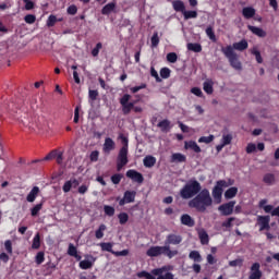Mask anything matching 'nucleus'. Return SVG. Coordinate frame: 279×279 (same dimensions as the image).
Here are the masks:
<instances>
[{
  "label": "nucleus",
  "mask_w": 279,
  "mask_h": 279,
  "mask_svg": "<svg viewBox=\"0 0 279 279\" xmlns=\"http://www.w3.org/2000/svg\"><path fill=\"white\" fill-rule=\"evenodd\" d=\"M90 162H97L99 160V150H93L89 155Z\"/></svg>",
  "instance_id": "56"
},
{
  "label": "nucleus",
  "mask_w": 279,
  "mask_h": 279,
  "mask_svg": "<svg viewBox=\"0 0 279 279\" xmlns=\"http://www.w3.org/2000/svg\"><path fill=\"white\" fill-rule=\"evenodd\" d=\"M182 243V235L170 233L166 236L163 246H150L146 251V256L150 258H157V256H167V258H173L178 256V250H171V245H180Z\"/></svg>",
  "instance_id": "1"
},
{
  "label": "nucleus",
  "mask_w": 279,
  "mask_h": 279,
  "mask_svg": "<svg viewBox=\"0 0 279 279\" xmlns=\"http://www.w3.org/2000/svg\"><path fill=\"white\" fill-rule=\"evenodd\" d=\"M116 147L117 144L114 143V140L111 137H107L102 145V151L104 154H110V151H114Z\"/></svg>",
  "instance_id": "17"
},
{
  "label": "nucleus",
  "mask_w": 279,
  "mask_h": 279,
  "mask_svg": "<svg viewBox=\"0 0 279 279\" xmlns=\"http://www.w3.org/2000/svg\"><path fill=\"white\" fill-rule=\"evenodd\" d=\"M198 239L201 241V245H208V243H210V236L208 235V232H206V229L198 230Z\"/></svg>",
  "instance_id": "22"
},
{
  "label": "nucleus",
  "mask_w": 279,
  "mask_h": 279,
  "mask_svg": "<svg viewBox=\"0 0 279 279\" xmlns=\"http://www.w3.org/2000/svg\"><path fill=\"white\" fill-rule=\"evenodd\" d=\"M4 250L8 254H12V241L11 240H7L4 242Z\"/></svg>",
  "instance_id": "62"
},
{
  "label": "nucleus",
  "mask_w": 279,
  "mask_h": 279,
  "mask_svg": "<svg viewBox=\"0 0 279 279\" xmlns=\"http://www.w3.org/2000/svg\"><path fill=\"white\" fill-rule=\"evenodd\" d=\"M215 141V135L202 136L198 138V143H206V145L213 143Z\"/></svg>",
  "instance_id": "47"
},
{
  "label": "nucleus",
  "mask_w": 279,
  "mask_h": 279,
  "mask_svg": "<svg viewBox=\"0 0 279 279\" xmlns=\"http://www.w3.org/2000/svg\"><path fill=\"white\" fill-rule=\"evenodd\" d=\"M153 49L160 45V38L158 37V33H155L150 38Z\"/></svg>",
  "instance_id": "50"
},
{
  "label": "nucleus",
  "mask_w": 279,
  "mask_h": 279,
  "mask_svg": "<svg viewBox=\"0 0 279 279\" xmlns=\"http://www.w3.org/2000/svg\"><path fill=\"white\" fill-rule=\"evenodd\" d=\"M144 88H147V84L142 83L140 86L132 87L131 93L136 94L138 90H143Z\"/></svg>",
  "instance_id": "61"
},
{
  "label": "nucleus",
  "mask_w": 279,
  "mask_h": 279,
  "mask_svg": "<svg viewBox=\"0 0 279 279\" xmlns=\"http://www.w3.org/2000/svg\"><path fill=\"white\" fill-rule=\"evenodd\" d=\"M36 265H43L45 263V252L40 251L35 256Z\"/></svg>",
  "instance_id": "42"
},
{
  "label": "nucleus",
  "mask_w": 279,
  "mask_h": 279,
  "mask_svg": "<svg viewBox=\"0 0 279 279\" xmlns=\"http://www.w3.org/2000/svg\"><path fill=\"white\" fill-rule=\"evenodd\" d=\"M167 60L171 63V64H175L178 62V53L175 52H170L167 54Z\"/></svg>",
  "instance_id": "52"
},
{
  "label": "nucleus",
  "mask_w": 279,
  "mask_h": 279,
  "mask_svg": "<svg viewBox=\"0 0 279 279\" xmlns=\"http://www.w3.org/2000/svg\"><path fill=\"white\" fill-rule=\"evenodd\" d=\"M234 206H236V201H230L229 203H225L218 207V210L221 213L223 217H228L234 213Z\"/></svg>",
  "instance_id": "10"
},
{
  "label": "nucleus",
  "mask_w": 279,
  "mask_h": 279,
  "mask_svg": "<svg viewBox=\"0 0 279 279\" xmlns=\"http://www.w3.org/2000/svg\"><path fill=\"white\" fill-rule=\"evenodd\" d=\"M189 258L194 260V263H202V255L197 251L190 252Z\"/></svg>",
  "instance_id": "36"
},
{
  "label": "nucleus",
  "mask_w": 279,
  "mask_h": 279,
  "mask_svg": "<svg viewBox=\"0 0 279 279\" xmlns=\"http://www.w3.org/2000/svg\"><path fill=\"white\" fill-rule=\"evenodd\" d=\"M236 193H239V187L236 186L229 187L225 192V197L226 199H233V197H236Z\"/></svg>",
  "instance_id": "29"
},
{
  "label": "nucleus",
  "mask_w": 279,
  "mask_h": 279,
  "mask_svg": "<svg viewBox=\"0 0 279 279\" xmlns=\"http://www.w3.org/2000/svg\"><path fill=\"white\" fill-rule=\"evenodd\" d=\"M248 32H252L255 36H258V38H265L267 36V32H265L263 28L253 26V25H247Z\"/></svg>",
  "instance_id": "19"
},
{
  "label": "nucleus",
  "mask_w": 279,
  "mask_h": 279,
  "mask_svg": "<svg viewBox=\"0 0 279 279\" xmlns=\"http://www.w3.org/2000/svg\"><path fill=\"white\" fill-rule=\"evenodd\" d=\"M160 77H162V80H169V77H171V70L169 68H162L160 70Z\"/></svg>",
  "instance_id": "44"
},
{
  "label": "nucleus",
  "mask_w": 279,
  "mask_h": 279,
  "mask_svg": "<svg viewBox=\"0 0 279 279\" xmlns=\"http://www.w3.org/2000/svg\"><path fill=\"white\" fill-rule=\"evenodd\" d=\"M40 193V187L34 186L28 195L26 196V202H29L33 204V202H36V197H38V194Z\"/></svg>",
  "instance_id": "24"
},
{
  "label": "nucleus",
  "mask_w": 279,
  "mask_h": 279,
  "mask_svg": "<svg viewBox=\"0 0 279 279\" xmlns=\"http://www.w3.org/2000/svg\"><path fill=\"white\" fill-rule=\"evenodd\" d=\"M191 93H192V95H195L196 97H204V93L202 92V88H199V87H192Z\"/></svg>",
  "instance_id": "59"
},
{
  "label": "nucleus",
  "mask_w": 279,
  "mask_h": 279,
  "mask_svg": "<svg viewBox=\"0 0 279 279\" xmlns=\"http://www.w3.org/2000/svg\"><path fill=\"white\" fill-rule=\"evenodd\" d=\"M25 23H27L28 25H34V23H36V15L34 14H27L24 17Z\"/></svg>",
  "instance_id": "53"
},
{
  "label": "nucleus",
  "mask_w": 279,
  "mask_h": 279,
  "mask_svg": "<svg viewBox=\"0 0 279 279\" xmlns=\"http://www.w3.org/2000/svg\"><path fill=\"white\" fill-rule=\"evenodd\" d=\"M104 49V44L97 43L96 46L92 49L93 58H97L99 56V51Z\"/></svg>",
  "instance_id": "40"
},
{
  "label": "nucleus",
  "mask_w": 279,
  "mask_h": 279,
  "mask_svg": "<svg viewBox=\"0 0 279 279\" xmlns=\"http://www.w3.org/2000/svg\"><path fill=\"white\" fill-rule=\"evenodd\" d=\"M232 184H234V181L231 179H229V181H226V180L217 181L211 192L214 199H216L217 202H221V196L223 195V189H228V186H232Z\"/></svg>",
  "instance_id": "7"
},
{
  "label": "nucleus",
  "mask_w": 279,
  "mask_h": 279,
  "mask_svg": "<svg viewBox=\"0 0 279 279\" xmlns=\"http://www.w3.org/2000/svg\"><path fill=\"white\" fill-rule=\"evenodd\" d=\"M205 34L209 38V40H211V43H217V35H215V29L213 28V26H208L205 29Z\"/></svg>",
  "instance_id": "33"
},
{
  "label": "nucleus",
  "mask_w": 279,
  "mask_h": 279,
  "mask_svg": "<svg viewBox=\"0 0 279 279\" xmlns=\"http://www.w3.org/2000/svg\"><path fill=\"white\" fill-rule=\"evenodd\" d=\"M150 75L151 77H155L156 82H162V78H160V75H158V71H156L154 66L150 68Z\"/></svg>",
  "instance_id": "58"
},
{
  "label": "nucleus",
  "mask_w": 279,
  "mask_h": 279,
  "mask_svg": "<svg viewBox=\"0 0 279 279\" xmlns=\"http://www.w3.org/2000/svg\"><path fill=\"white\" fill-rule=\"evenodd\" d=\"M33 250H40V233H36L32 244Z\"/></svg>",
  "instance_id": "41"
},
{
  "label": "nucleus",
  "mask_w": 279,
  "mask_h": 279,
  "mask_svg": "<svg viewBox=\"0 0 279 279\" xmlns=\"http://www.w3.org/2000/svg\"><path fill=\"white\" fill-rule=\"evenodd\" d=\"M66 13L70 14V16H75V14H77V5L72 4L68 7Z\"/></svg>",
  "instance_id": "55"
},
{
  "label": "nucleus",
  "mask_w": 279,
  "mask_h": 279,
  "mask_svg": "<svg viewBox=\"0 0 279 279\" xmlns=\"http://www.w3.org/2000/svg\"><path fill=\"white\" fill-rule=\"evenodd\" d=\"M202 191V183L197 180H190L181 190L182 199H193Z\"/></svg>",
  "instance_id": "3"
},
{
  "label": "nucleus",
  "mask_w": 279,
  "mask_h": 279,
  "mask_svg": "<svg viewBox=\"0 0 279 279\" xmlns=\"http://www.w3.org/2000/svg\"><path fill=\"white\" fill-rule=\"evenodd\" d=\"M144 167H146V169H151V167H154L156 165V157L151 156V155H147L144 159Z\"/></svg>",
  "instance_id": "27"
},
{
  "label": "nucleus",
  "mask_w": 279,
  "mask_h": 279,
  "mask_svg": "<svg viewBox=\"0 0 279 279\" xmlns=\"http://www.w3.org/2000/svg\"><path fill=\"white\" fill-rule=\"evenodd\" d=\"M172 8H173L174 12H181V14H184V11L186 10V5L184 4V1H182V0L172 1Z\"/></svg>",
  "instance_id": "25"
},
{
  "label": "nucleus",
  "mask_w": 279,
  "mask_h": 279,
  "mask_svg": "<svg viewBox=\"0 0 279 279\" xmlns=\"http://www.w3.org/2000/svg\"><path fill=\"white\" fill-rule=\"evenodd\" d=\"M242 15L246 21H250V19H254V16H256V9L253 7H245L242 9Z\"/></svg>",
  "instance_id": "20"
},
{
  "label": "nucleus",
  "mask_w": 279,
  "mask_h": 279,
  "mask_svg": "<svg viewBox=\"0 0 279 279\" xmlns=\"http://www.w3.org/2000/svg\"><path fill=\"white\" fill-rule=\"evenodd\" d=\"M126 178H129L133 182H136L137 184H143V182H145L143 173L132 169L126 171Z\"/></svg>",
  "instance_id": "14"
},
{
  "label": "nucleus",
  "mask_w": 279,
  "mask_h": 279,
  "mask_svg": "<svg viewBox=\"0 0 279 279\" xmlns=\"http://www.w3.org/2000/svg\"><path fill=\"white\" fill-rule=\"evenodd\" d=\"M181 223L182 226H187V228H193L195 226V219L189 214H183L181 216Z\"/></svg>",
  "instance_id": "21"
},
{
  "label": "nucleus",
  "mask_w": 279,
  "mask_h": 279,
  "mask_svg": "<svg viewBox=\"0 0 279 279\" xmlns=\"http://www.w3.org/2000/svg\"><path fill=\"white\" fill-rule=\"evenodd\" d=\"M251 53L255 56V60L258 64H263V57L260 56V51H258L256 48H254Z\"/></svg>",
  "instance_id": "51"
},
{
  "label": "nucleus",
  "mask_w": 279,
  "mask_h": 279,
  "mask_svg": "<svg viewBox=\"0 0 279 279\" xmlns=\"http://www.w3.org/2000/svg\"><path fill=\"white\" fill-rule=\"evenodd\" d=\"M157 126L161 130V132H169V130H171V121L165 119L161 120Z\"/></svg>",
  "instance_id": "30"
},
{
  "label": "nucleus",
  "mask_w": 279,
  "mask_h": 279,
  "mask_svg": "<svg viewBox=\"0 0 279 279\" xmlns=\"http://www.w3.org/2000/svg\"><path fill=\"white\" fill-rule=\"evenodd\" d=\"M104 213H105V215H107V217H114V207H112L110 205H105Z\"/></svg>",
  "instance_id": "46"
},
{
  "label": "nucleus",
  "mask_w": 279,
  "mask_h": 279,
  "mask_svg": "<svg viewBox=\"0 0 279 279\" xmlns=\"http://www.w3.org/2000/svg\"><path fill=\"white\" fill-rule=\"evenodd\" d=\"M85 258L88 259H83L80 262L78 267L80 269H93V266L95 265V262L97 260V258H95L93 255H86Z\"/></svg>",
  "instance_id": "15"
},
{
  "label": "nucleus",
  "mask_w": 279,
  "mask_h": 279,
  "mask_svg": "<svg viewBox=\"0 0 279 279\" xmlns=\"http://www.w3.org/2000/svg\"><path fill=\"white\" fill-rule=\"evenodd\" d=\"M121 180H123V174L121 173H116L111 175L112 184H121Z\"/></svg>",
  "instance_id": "49"
},
{
  "label": "nucleus",
  "mask_w": 279,
  "mask_h": 279,
  "mask_svg": "<svg viewBox=\"0 0 279 279\" xmlns=\"http://www.w3.org/2000/svg\"><path fill=\"white\" fill-rule=\"evenodd\" d=\"M171 162H186V156L182 153H174L171 156Z\"/></svg>",
  "instance_id": "31"
},
{
  "label": "nucleus",
  "mask_w": 279,
  "mask_h": 279,
  "mask_svg": "<svg viewBox=\"0 0 279 279\" xmlns=\"http://www.w3.org/2000/svg\"><path fill=\"white\" fill-rule=\"evenodd\" d=\"M58 21L60 22V21H62V19L58 20V17L56 15L51 14L48 16L46 25H47V27H54L56 24L58 23Z\"/></svg>",
  "instance_id": "34"
},
{
  "label": "nucleus",
  "mask_w": 279,
  "mask_h": 279,
  "mask_svg": "<svg viewBox=\"0 0 279 279\" xmlns=\"http://www.w3.org/2000/svg\"><path fill=\"white\" fill-rule=\"evenodd\" d=\"M256 151V144L248 143L246 146V154H254Z\"/></svg>",
  "instance_id": "63"
},
{
  "label": "nucleus",
  "mask_w": 279,
  "mask_h": 279,
  "mask_svg": "<svg viewBox=\"0 0 279 279\" xmlns=\"http://www.w3.org/2000/svg\"><path fill=\"white\" fill-rule=\"evenodd\" d=\"M189 208H195L197 213H205L213 206V196L208 189L201 190L195 197L187 203Z\"/></svg>",
  "instance_id": "2"
},
{
  "label": "nucleus",
  "mask_w": 279,
  "mask_h": 279,
  "mask_svg": "<svg viewBox=\"0 0 279 279\" xmlns=\"http://www.w3.org/2000/svg\"><path fill=\"white\" fill-rule=\"evenodd\" d=\"M131 99H132V96L130 94H124L120 98V106L122 107L123 114H130V112H132L131 107L128 105V101H130Z\"/></svg>",
  "instance_id": "16"
},
{
  "label": "nucleus",
  "mask_w": 279,
  "mask_h": 279,
  "mask_svg": "<svg viewBox=\"0 0 279 279\" xmlns=\"http://www.w3.org/2000/svg\"><path fill=\"white\" fill-rule=\"evenodd\" d=\"M189 51H193L194 53H202V44L190 43L187 44Z\"/></svg>",
  "instance_id": "32"
},
{
  "label": "nucleus",
  "mask_w": 279,
  "mask_h": 279,
  "mask_svg": "<svg viewBox=\"0 0 279 279\" xmlns=\"http://www.w3.org/2000/svg\"><path fill=\"white\" fill-rule=\"evenodd\" d=\"M269 201L263 198L258 203V208L267 214H271V217H279V206L274 209V205H267Z\"/></svg>",
  "instance_id": "9"
},
{
  "label": "nucleus",
  "mask_w": 279,
  "mask_h": 279,
  "mask_svg": "<svg viewBox=\"0 0 279 279\" xmlns=\"http://www.w3.org/2000/svg\"><path fill=\"white\" fill-rule=\"evenodd\" d=\"M184 21H189L191 19H197V11H187L185 9V11L182 13Z\"/></svg>",
  "instance_id": "37"
},
{
  "label": "nucleus",
  "mask_w": 279,
  "mask_h": 279,
  "mask_svg": "<svg viewBox=\"0 0 279 279\" xmlns=\"http://www.w3.org/2000/svg\"><path fill=\"white\" fill-rule=\"evenodd\" d=\"M263 182L267 184V186H272V184H276V174L266 173L263 178Z\"/></svg>",
  "instance_id": "28"
},
{
  "label": "nucleus",
  "mask_w": 279,
  "mask_h": 279,
  "mask_svg": "<svg viewBox=\"0 0 279 279\" xmlns=\"http://www.w3.org/2000/svg\"><path fill=\"white\" fill-rule=\"evenodd\" d=\"M123 146L120 148L118 157H117V171H121L123 167L130 162L128 158L129 147H128V137H122Z\"/></svg>",
  "instance_id": "6"
},
{
  "label": "nucleus",
  "mask_w": 279,
  "mask_h": 279,
  "mask_svg": "<svg viewBox=\"0 0 279 279\" xmlns=\"http://www.w3.org/2000/svg\"><path fill=\"white\" fill-rule=\"evenodd\" d=\"M100 247H101L102 252H110V254H112V252H114L112 250V243H110V242L100 243Z\"/></svg>",
  "instance_id": "43"
},
{
  "label": "nucleus",
  "mask_w": 279,
  "mask_h": 279,
  "mask_svg": "<svg viewBox=\"0 0 279 279\" xmlns=\"http://www.w3.org/2000/svg\"><path fill=\"white\" fill-rule=\"evenodd\" d=\"M43 206L44 203H39L37 205H35L32 209H31V215L32 217H38V213H40L43 210Z\"/></svg>",
  "instance_id": "38"
},
{
  "label": "nucleus",
  "mask_w": 279,
  "mask_h": 279,
  "mask_svg": "<svg viewBox=\"0 0 279 279\" xmlns=\"http://www.w3.org/2000/svg\"><path fill=\"white\" fill-rule=\"evenodd\" d=\"M203 90H205L207 95H213V93L215 92V89L213 88V81L204 82Z\"/></svg>",
  "instance_id": "35"
},
{
  "label": "nucleus",
  "mask_w": 279,
  "mask_h": 279,
  "mask_svg": "<svg viewBox=\"0 0 279 279\" xmlns=\"http://www.w3.org/2000/svg\"><path fill=\"white\" fill-rule=\"evenodd\" d=\"M23 2L25 3V10H34L35 8V3L32 0H23Z\"/></svg>",
  "instance_id": "64"
},
{
  "label": "nucleus",
  "mask_w": 279,
  "mask_h": 279,
  "mask_svg": "<svg viewBox=\"0 0 279 279\" xmlns=\"http://www.w3.org/2000/svg\"><path fill=\"white\" fill-rule=\"evenodd\" d=\"M73 187V182L72 181H66L63 186H62V191L63 193H69L71 192V189Z\"/></svg>",
  "instance_id": "57"
},
{
  "label": "nucleus",
  "mask_w": 279,
  "mask_h": 279,
  "mask_svg": "<svg viewBox=\"0 0 279 279\" xmlns=\"http://www.w3.org/2000/svg\"><path fill=\"white\" fill-rule=\"evenodd\" d=\"M221 143L226 146V145H230V143H232V134H223L222 135V140Z\"/></svg>",
  "instance_id": "54"
},
{
  "label": "nucleus",
  "mask_w": 279,
  "mask_h": 279,
  "mask_svg": "<svg viewBox=\"0 0 279 279\" xmlns=\"http://www.w3.org/2000/svg\"><path fill=\"white\" fill-rule=\"evenodd\" d=\"M53 158L57 160L58 165H62V161L64 160V154L62 151L52 150L44 159L33 160L32 165H35L36 162H43L45 160H53Z\"/></svg>",
  "instance_id": "8"
},
{
  "label": "nucleus",
  "mask_w": 279,
  "mask_h": 279,
  "mask_svg": "<svg viewBox=\"0 0 279 279\" xmlns=\"http://www.w3.org/2000/svg\"><path fill=\"white\" fill-rule=\"evenodd\" d=\"M167 268L166 266L161 267V268H155L151 270V274H149L146 270L140 271L137 272V278H146V279H156V277L154 276H158L157 279H173L174 276L172 275V272H166ZM165 274V275H162Z\"/></svg>",
  "instance_id": "4"
},
{
  "label": "nucleus",
  "mask_w": 279,
  "mask_h": 279,
  "mask_svg": "<svg viewBox=\"0 0 279 279\" xmlns=\"http://www.w3.org/2000/svg\"><path fill=\"white\" fill-rule=\"evenodd\" d=\"M89 101H97L99 97V92L97 89H89L88 92Z\"/></svg>",
  "instance_id": "48"
},
{
  "label": "nucleus",
  "mask_w": 279,
  "mask_h": 279,
  "mask_svg": "<svg viewBox=\"0 0 279 279\" xmlns=\"http://www.w3.org/2000/svg\"><path fill=\"white\" fill-rule=\"evenodd\" d=\"M118 219L121 226H125V223H128V221L130 220V216L128 215V213H120L118 215Z\"/></svg>",
  "instance_id": "39"
},
{
  "label": "nucleus",
  "mask_w": 279,
  "mask_h": 279,
  "mask_svg": "<svg viewBox=\"0 0 279 279\" xmlns=\"http://www.w3.org/2000/svg\"><path fill=\"white\" fill-rule=\"evenodd\" d=\"M263 278V270H260V263H254L250 268V275L247 279H260Z\"/></svg>",
  "instance_id": "12"
},
{
  "label": "nucleus",
  "mask_w": 279,
  "mask_h": 279,
  "mask_svg": "<svg viewBox=\"0 0 279 279\" xmlns=\"http://www.w3.org/2000/svg\"><path fill=\"white\" fill-rule=\"evenodd\" d=\"M136 199V191H125L123 198L119 201V206H125V204H133Z\"/></svg>",
  "instance_id": "13"
},
{
  "label": "nucleus",
  "mask_w": 279,
  "mask_h": 279,
  "mask_svg": "<svg viewBox=\"0 0 279 279\" xmlns=\"http://www.w3.org/2000/svg\"><path fill=\"white\" fill-rule=\"evenodd\" d=\"M271 222V217L267 216H257V226L259 227V232L263 230H270L269 223Z\"/></svg>",
  "instance_id": "11"
},
{
  "label": "nucleus",
  "mask_w": 279,
  "mask_h": 279,
  "mask_svg": "<svg viewBox=\"0 0 279 279\" xmlns=\"http://www.w3.org/2000/svg\"><path fill=\"white\" fill-rule=\"evenodd\" d=\"M221 51L223 56L229 60L230 66L235 71H243V64L239 60V56L234 52L232 46L222 47Z\"/></svg>",
  "instance_id": "5"
},
{
  "label": "nucleus",
  "mask_w": 279,
  "mask_h": 279,
  "mask_svg": "<svg viewBox=\"0 0 279 279\" xmlns=\"http://www.w3.org/2000/svg\"><path fill=\"white\" fill-rule=\"evenodd\" d=\"M231 47L235 49V51H245V49L250 47V44H247V40L242 39L241 41L234 43Z\"/></svg>",
  "instance_id": "26"
},
{
  "label": "nucleus",
  "mask_w": 279,
  "mask_h": 279,
  "mask_svg": "<svg viewBox=\"0 0 279 279\" xmlns=\"http://www.w3.org/2000/svg\"><path fill=\"white\" fill-rule=\"evenodd\" d=\"M117 10V0H113L109 3H107L102 9H101V14L104 16H108L109 14H112Z\"/></svg>",
  "instance_id": "18"
},
{
  "label": "nucleus",
  "mask_w": 279,
  "mask_h": 279,
  "mask_svg": "<svg viewBox=\"0 0 279 279\" xmlns=\"http://www.w3.org/2000/svg\"><path fill=\"white\" fill-rule=\"evenodd\" d=\"M184 149H192L195 154H202V148L197 145V142L190 141L184 143Z\"/></svg>",
  "instance_id": "23"
},
{
  "label": "nucleus",
  "mask_w": 279,
  "mask_h": 279,
  "mask_svg": "<svg viewBox=\"0 0 279 279\" xmlns=\"http://www.w3.org/2000/svg\"><path fill=\"white\" fill-rule=\"evenodd\" d=\"M76 253H77V247H75V245H73V243H70L69 247H68L69 256H75Z\"/></svg>",
  "instance_id": "60"
},
{
  "label": "nucleus",
  "mask_w": 279,
  "mask_h": 279,
  "mask_svg": "<svg viewBox=\"0 0 279 279\" xmlns=\"http://www.w3.org/2000/svg\"><path fill=\"white\" fill-rule=\"evenodd\" d=\"M104 232H106V225H100L98 230L95 232L96 239H104Z\"/></svg>",
  "instance_id": "45"
}]
</instances>
